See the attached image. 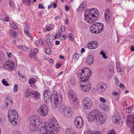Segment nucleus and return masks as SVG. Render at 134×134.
Wrapping results in <instances>:
<instances>
[{
  "label": "nucleus",
  "mask_w": 134,
  "mask_h": 134,
  "mask_svg": "<svg viewBox=\"0 0 134 134\" xmlns=\"http://www.w3.org/2000/svg\"><path fill=\"white\" fill-rule=\"evenodd\" d=\"M12 134H21V132L17 130L14 131Z\"/></svg>",
  "instance_id": "3c124183"
},
{
  "label": "nucleus",
  "mask_w": 134,
  "mask_h": 134,
  "mask_svg": "<svg viewBox=\"0 0 134 134\" xmlns=\"http://www.w3.org/2000/svg\"><path fill=\"white\" fill-rule=\"evenodd\" d=\"M113 121L115 123H119L121 119V117L119 114H115L113 116Z\"/></svg>",
  "instance_id": "f3484780"
},
{
  "label": "nucleus",
  "mask_w": 134,
  "mask_h": 134,
  "mask_svg": "<svg viewBox=\"0 0 134 134\" xmlns=\"http://www.w3.org/2000/svg\"><path fill=\"white\" fill-rule=\"evenodd\" d=\"M82 105L85 109H90L92 105V102L89 99H85L82 100Z\"/></svg>",
  "instance_id": "9d476101"
},
{
  "label": "nucleus",
  "mask_w": 134,
  "mask_h": 134,
  "mask_svg": "<svg viewBox=\"0 0 134 134\" xmlns=\"http://www.w3.org/2000/svg\"><path fill=\"white\" fill-rule=\"evenodd\" d=\"M86 6V5L85 3H83L82 4L80 5L79 7V9H80V8L82 9H84V8H85Z\"/></svg>",
  "instance_id": "c9c22d12"
},
{
  "label": "nucleus",
  "mask_w": 134,
  "mask_h": 134,
  "mask_svg": "<svg viewBox=\"0 0 134 134\" xmlns=\"http://www.w3.org/2000/svg\"><path fill=\"white\" fill-rule=\"evenodd\" d=\"M65 134H76L75 132L69 129H66L65 131Z\"/></svg>",
  "instance_id": "a878e982"
},
{
  "label": "nucleus",
  "mask_w": 134,
  "mask_h": 134,
  "mask_svg": "<svg viewBox=\"0 0 134 134\" xmlns=\"http://www.w3.org/2000/svg\"><path fill=\"white\" fill-rule=\"evenodd\" d=\"M93 121H95V119L101 114V112L98 109L93 110Z\"/></svg>",
  "instance_id": "2eb2a0df"
},
{
  "label": "nucleus",
  "mask_w": 134,
  "mask_h": 134,
  "mask_svg": "<svg viewBox=\"0 0 134 134\" xmlns=\"http://www.w3.org/2000/svg\"><path fill=\"white\" fill-rule=\"evenodd\" d=\"M32 1H30V0H25V1L24 3L27 6L31 5V4Z\"/></svg>",
  "instance_id": "2f4dec72"
},
{
  "label": "nucleus",
  "mask_w": 134,
  "mask_h": 134,
  "mask_svg": "<svg viewBox=\"0 0 134 134\" xmlns=\"http://www.w3.org/2000/svg\"><path fill=\"white\" fill-rule=\"evenodd\" d=\"M93 31H94V33L97 34H99L97 32V31H99L97 23H93Z\"/></svg>",
  "instance_id": "aec40b11"
},
{
  "label": "nucleus",
  "mask_w": 134,
  "mask_h": 134,
  "mask_svg": "<svg viewBox=\"0 0 134 134\" xmlns=\"http://www.w3.org/2000/svg\"><path fill=\"white\" fill-rule=\"evenodd\" d=\"M15 31L14 30H12L10 31L9 32V34L10 36L12 37H13V35L14 34V32Z\"/></svg>",
  "instance_id": "37998d69"
},
{
  "label": "nucleus",
  "mask_w": 134,
  "mask_h": 134,
  "mask_svg": "<svg viewBox=\"0 0 134 134\" xmlns=\"http://www.w3.org/2000/svg\"><path fill=\"white\" fill-rule=\"evenodd\" d=\"M100 107L102 109H103L105 111H107L109 109V107L106 105L105 104H100Z\"/></svg>",
  "instance_id": "5701e85b"
},
{
  "label": "nucleus",
  "mask_w": 134,
  "mask_h": 134,
  "mask_svg": "<svg viewBox=\"0 0 134 134\" xmlns=\"http://www.w3.org/2000/svg\"><path fill=\"white\" fill-rule=\"evenodd\" d=\"M61 29L62 31H64L65 30V27L64 26L62 25L61 27Z\"/></svg>",
  "instance_id": "4d7b16f0"
},
{
  "label": "nucleus",
  "mask_w": 134,
  "mask_h": 134,
  "mask_svg": "<svg viewBox=\"0 0 134 134\" xmlns=\"http://www.w3.org/2000/svg\"><path fill=\"white\" fill-rule=\"evenodd\" d=\"M83 124V119L81 116H78L76 117L74 121V124L77 128L80 129L82 128Z\"/></svg>",
  "instance_id": "6e6552de"
},
{
  "label": "nucleus",
  "mask_w": 134,
  "mask_h": 134,
  "mask_svg": "<svg viewBox=\"0 0 134 134\" xmlns=\"http://www.w3.org/2000/svg\"><path fill=\"white\" fill-rule=\"evenodd\" d=\"M68 37L69 39L71 41L74 40L73 35L72 33H70L68 34Z\"/></svg>",
  "instance_id": "58836bf2"
},
{
  "label": "nucleus",
  "mask_w": 134,
  "mask_h": 134,
  "mask_svg": "<svg viewBox=\"0 0 134 134\" xmlns=\"http://www.w3.org/2000/svg\"><path fill=\"white\" fill-rule=\"evenodd\" d=\"M32 95H33L36 98H39L40 97L39 94L36 91L32 92Z\"/></svg>",
  "instance_id": "cd10ccee"
},
{
  "label": "nucleus",
  "mask_w": 134,
  "mask_h": 134,
  "mask_svg": "<svg viewBox=\"0 0 134 134\" xmlns=\"http://www.w3.org/2000/svg\"><path fill=\"white\" fill-rule=\"evenodd\" d=\"M92 9L91 8V9L86 10L85 11V20L90 24L92 23Z\"/></svg>",
  "instance_id": "423d86ee"
},
{
  "label": "nucleus",
  "mask_w": 134,
  "mask_h": 134,
  "mask_svg": "<svg viewBox=\"0 0 134 134\" xmlns=\"http://www.w3.org/2000/svg\"><path fill=\"white\" fill-rule=\"evenodd\" d=\"M127 124L128 127L130 128L134 127V117L131 115L127 117Z\"/></svg>",
  "instance_id": "f8f14e48"
},
{
  "label": "nucleus",
  "mask_w": 134,
  "mask_h": 134,
  "mask_svg": "<svg viewBox=\"0 0 134 134\" xmlns=\"http://www.w3.org/2000/svg\"><path fill=\"white\" fill-rule=\"evenodd\" d=\"M17 84H15L14 87V92H16L17 91Z\"/></svg>",
  "instance_id": "5fc2aeb1"
},
{
  "label": "nucleus",
  "mask_w": 134,
  "mask_h": 134,
  "mask_svg": "<svg viewBox=\"0 0 134 134\" xmlns=\"http://www.w3.org/2000/svg\"><path fill=\"white\" fill-rule=\"evenodd\" d=\"M32 92H31L29 89H27L25 91V97H28L32 95Z\"/></svg>",
  "instance_id": "393cba45"
},
{
  "label": "nucleus",
  "mask_w": 134,
  "mask_h": 134,
  "mask_svg": "<svg viewBox=\"0 0 134 134\" xmlns=\"http://www.w3.org/2000/svg\"><path fill=\"white\" fill-rule=\"evenodd\" d=\"M60 38L62 40H64L66 39V37L64 35H62L60 36Z\"/></svg>",
  "instance_id": "052dcab7"
},
{
  "label": "nucleus",
  "mask_w": 134,
  "mask_h": 134,
  "mask_svg": "<svg viewBox=\"0 0 134 134\" xmlns=\"http://www.w3.org/2000/svg\"><path fill=\"white\" fill-rule=\"evenodd\" d=\"M108 70L110 71L109 76H108L109 78L111 77L114 72V67L113 66L111 65L109 66Z\"/></svg>",
  "instance_id": "6ab92c4d"
},
{
  "label": "nucleus",
  "mask_w": 134,
  "mask_h": 134,
  "mask_svg": "<svg viewBox=\"0 0 134 134\" xmlns=\"http://www.w3.org/2000/svg\"><path fill=\"white\" fill-rule=\"evenodd\" d=\"M87 62L88 64L91 65L92 64V60H87Z\"/></svg>",
  "instance_id": "13d9d810"
},
{
  "label": "nucleus",
  "mask_w": 134,
  "mask_h": 134,
  "mask_svg": "<svg viewBox=\"0 0 134 134\" xmlns=\"http://www.w3.org/2000/svg\"><path fill=\"white\" fill-rule=\"evenodd\" d=\"M50 91L48 90L45 91L44 93V100H51V106L52 108L55 109L59 107L61 104L63 100L62 96L60 94H55L52 99V97Z\"/></svg>",
  "instance_id": "7ed1b4c3"
},
{
  "label": "nucleus",
  "mask_w": 134,
  "mask_h": 134,
  "mask_svg": "<svg viewBox=\"0 0 134 134\" xmlns=\"http://www.w3.org/2000/svg\"><path fill=\"white\" fill-rule=\"evenodd\" d=\"M52 29V27L51 26H46V29L48 31H49Z\"/></svg>",
  "instance_id": "864d4df0"
},
{
  "label": "nucleus",
  "mask_w": 134,
  "mask_h": 134,
  "mask_svg": "<svg viewBox=\"0 0 134 134\" xmlns=\"http://www.w3.org/2000/svg\"><path fill=\"white\" fill-rule=\"evenodd\" d=\"M91 71L90 69L86 68L78 71L77 75L80 77L81 88L85 92L90 91L91 87V84L87 82L91 75Z\"/></svg>",
  "instance_id": "f257e3e1"
},
{
  "label": "nucleus",
  "mask_w": 134,
  "mask_h": 134,
  "mask_svg": "<svg viewBox=\"0 0 134 134\" xmlns=\"http://www.w3.org/2000/svg\"><path fill=\"white\" fill-rule=\"evenodd\" d=\"M36 55V53H35L34 52H31L30 53V56L31 57H34Z\"/></svg>",
  "instance_id": "8fccbe9b"
},
{
  "label": "nucleus",
  "mask_w": 134,
  "mask_h": 134,
  "mask_svg": "<svg viewBox=\"0 0 134 134\" xmlns=\"http://www.w3.org/2000/svg\"><path fill=\"white\" fill-rule=\"evenodd\" d=\"M117 71L119 72H122L123 73L124 72V71L123 69L121 68V66L119 67L116 68Z\"/></svg>",
  "instance_id": "a19ab883"
},
{
  "label": "nucleus",
  "mask_w": 134,
  "mask_h": 134,
  "mask_svg": "<svg viewBox=\"0 0 134 134\" xmlns=\"http://www.w3.org/2000/svg\"><path fill=\"white\" fill-rule=\"evenodd\" d=\"M92 55L91 54L89 55L87 57V60H92Z\"/></svg>",
  "instance_id": "bf43d9fd"
},
{
  "label": "nucleus",
  "mask_w": 134,
  "mask_h": 134,
  "mask_svg": "<svg viewBox=\"0 0 134 134\" xmlns=\"http://www.w3.org/2000/svg\"><path fill=\"white\" fill-rule=\"evenodd\" d=\"M18 48L20 49L25 51H26L27 50H28V48L27 47L22 46H18Z\"/></svg>",
  "instance_id": "473e14b6"
},
{
  "label": "nucleus",
  "mask_w": 134,
  "mask_h": 134,
  "mask_svg": "<svg viewBox=\"0 0 134 134\" xmlns=\"http://www.w3.org/2000/svg\"><path fill=\"white\" fill-rule=\"evenodd\" d=\"M97 89L93 88V90L95 91L96 90L98 91L102 92L106 91L107 89V85L104 83H100L97 85Z\"/></svg>",
  "instance_id": "1a4fd4ad"
},
{
  "label": "nucleus",
  "mask_w": 134,
  "mask_h": 134,
  "mask_svg": "<svg viewBox=\"0 0 134 134\" xmlns=\"http://www.w3.org/2000/svg\"><path fill=\"white\" fill-rule=\"evenodd\" d=\"M84 134H92V132L90 130H87L85 132Z\"/></svg>",
  "instance_id": "09e8293b"
},
{
  "label": "nucleus",
  "mask_w": 134,
  "mask_h": 134,
  "mask_svg": "<svg viewBox=\"0 0 134 134\" xmlns=\"http://www.w3.org/2000/svg\"><path fill=\"white\" fill-rule=\"evenodd\" d=\"M116 67H120V63L118 62H117L116 63Z\"/></svg>",
  "instance_id": "338daca9"
},
{
  "label": "nucleus",
  "mask_w": 134,
  "mask_h": 134,
  "mask_svg": "<svg viewBox=\"0 0 134 134\" xmlns=\"http://www.w3.org/2000/svg\"><path fill=\"white\" fill-rule=\"evenodd\" d=\"M2 82L3 83V84L5 86H8L9 85L7 81H5L3 79L2 81Z\"/></svg>",
  "instance_id": "c03bdc74"
},
{
  "label": "nucleus",
  "mask_w": 134,
  "mask_h": 134,
  "mask_svg": "<svg viewBox=\"0 0 134 134\" xmlns=\"http://www.w3.org/2000/svg\"><path fill=\"white\" fill-rule=\"evenodd\" d=\"M98 46V43L97 42L93 41V49L96 48Z\"/></svg>",
  "instance_id": "7c9ffc66"
},
{
  "label": "nucleus",
  "mask_w": 134,
  "mask_h": 134,
  "mask_svg": "<svg viewBox=\"0 0 134 134\" xmlns=\"http://www.w3.org/2000/svg\"><path fill=\"white\" fill-rule=\"evenodd\" d=\"M87 47L89 49H92V42H89L87 44Z\"/></svg>",
  "instance_id": "f704fd0d"
},
{
  "label": "nucleus",
  "mask_w": 134,
  "mask_h": 134,
  "mask_svg": "<svg viewBox=\"0 0 134 134\" xmlns=\"http://www.w3.org/2000/svg\"><path fill=\"white\" fill-rule=\"evenodd\" d=\"M99 54H101L102 56V57L105 59H106L108 58V57L106 55L105 53L103 50L101 51V52Z\"/></svg>",
  "instance_id": "72a5a7b5"
},
{
  "label": "nucleus",
  "mask_w": 134,
  "mask_h": 134,
  "mask_svg": "<svg viewBox=\"0 0 134 134\" xmlns=\"http://www.w3.org/2000/svg\"><path fill=\"white\" fill-rule=\"evenodd\" d=\"M10 25L12 28L15 29H16L18 27L14 23H13L12 24H11Z\"/></svg>",
  "instance_id": "79ce46f5"
},
{
  "label": "nucleus",
  "mask_w": 134,
  "mask_h": 134,
  "mask_svg": "<svg viewBox=\"0 0 134 134\" xmlns=\"http://www.w3.org/2000/svg\"><path fill=\"white\" fill-rule=\"evenodd\" d=\"M109 12V10L107 9L106 10L105 12V20L108 23H109L110 22V18L109 16L110 15Z\"/></svg>",
  "instance_id": "a211bd4d"
},
{
  "label": "nucleus",
  "mask_w": 134,
  "mask_h": 134,
  "mask_svg": "<svg viewBox=\"0 0 134 134\" xmlns=\"http://www.w3.org/2000/svg\"><path fill=\"white\" fill-rule=\"evenodd\" d=\"M65 10L66 11H68L69 9V7L67 5H65Z\"/></svg>",
  "instance_id": "e2e57ef3"
},
{
  "label": "nucleus",
  "mask_w": 134,
  "mask_h": 134,
  "mask_svg": "<svg viewBox=\"0 0 134 134\" xmlns=\"http://www.w3.org/2000/svg\"><path fill=\"white\" fill-rule=\"evenodd\" d=\"M38 8L40 9H43L44 8V7L43 5L41 4H40L38 6Z\"/></svg>",
  "instance_id": "6e6d98bb"
},
{
  "label": "nucleus",
  "mask_w": 134,
  "mask_h": 134,
  "mask_svg": "<svg viewBox=\"0 0 134 134\" xmlns=\"http://www.w3.org/2000/svg\"><path fill=\"white\" fill-rule=\"evenodd\" d=\"M69 94V98H71L72 96H74V93L73 91L72 90H70L68 92Z\"/></svg>",
  "instance_id": "e433bc0d"
},
{
  "label": "nucleus",
  "mask_w": 134,
  "mask_h": 134,
  "mask_svg": "<svg viewBox=\"0 0 134 134\" xmlns=\"http://www.w3.org/2000/svg\"><path fill=\"white\" fill-rule=\"evenodd\" d=\"M100 100L103 103H105L106 102V100L103 97H100Z\"/></svg>",
  "instance_id": "603ef678"
},
{
  "label": "nucleus",
  "mask_w": 134,
  "mask_h": 134,
  "mask_svg": "<svg viewBox=\"0 0 134 134\" xmlns=\"http://www.w3.org/2000/svg\"><path fill=\"white\" fill-rule=\"evenodd\" d=\"M97 24H98L99 31H97V32L100 33L102 32L104 26L103 24L100 23H97Z\"/></svg>",
  "instance_id": "4be33fe9"
},
{
  "label": "nucleus",
  "mask_w": 134,
  "mask_h": 134,
  "mask_svg": "<svg viewBox=\"0 0 134 134\" xmlns=\"http://www.w3.org/2000/svg\"><path fill=\"white\" fill-rule=\"evenodd\" d=\"M36 82V81L35 79L33 78L30 79L29 81V83L30 84H33Z\"/></svg>",
  "instance_id": "4c0bfd02"
},
{
  "label": "nucleus",
  "mask_w": 134,
  "mask_h": 134,
  "mask_svg": "<svg viewBox=\"0 0 134 134\" xmlns=\"http://www.w3.org/2000/svg\"><path fill=\"white\" fill-rule=\"evenodd\" d=\"M106 118L101 114L95 119L98 125H100L104 124L105 122Z\"/></svg>",
  "instance_id": "4468645a"
},
{
  "label": "nucleus",
  "mask_w": 134,
  "mask_h": 134,
  "mask_svg": "<svg viewBox=\"0 0 134 134\" xmlns=\"http://www.w3.org/2000/svg\"><path fill=\"white\" fill-rule=\"evenodd\" d=\"M87 118L88 121L91 123L92 122V112L91 111L89 114L87 115Z\"/></svg>",
  "instance_id": "b1692460"
},
{
  "label": "nucleus",
  "mask_w": 134,
  "mask_h": 134,
  "mask_svg": "<svg viewBox=\"0 0 134 134\" xmlns=\"http://www.w3.org/2000/svg\"><path fill=\"white\" fill-rule=\"evenodd\" d=\"M58 122L54 118H52L49 123H40L38 127L40 132L43 134H56L53 131L59 130Z\"/></svg>",
  "instance_id": "f03ea898"
},
{
  "label": "nucleus",
  "mask_w": 134,
  "mask_h": 134,
  "mask_svg": "<svg viewBox=\"0 0 134 134\" xmlns=\"http://www.w3.org/2000/svg\"><path fill=\"white\" fill-rule=\"evenodd\" d=\"M40 119L39 116L37 115H34L31 119V124L30 129L32 131H33L37 129L38 124H39Z\"/></svg>",
  "instance_id": "39448f33"
},
{
  "label": "nucleus",
  "mask_w": 134,
  "mask_h": 134,
  "mask_svg": "<svg viewBox=\"0 0 134 134\" xmlns=\"http://www.w3.org/2000/svg\"><path fill=\"white\" fill-rule=\"evenodd\" d=\"M37 111L40 115L43 116H46L48 113V108L45 105H43L39 107Z\"/></svg>",
  "instance_id": "0eeeda50"
},
{
  "label": "nucleus",
  "mask_w": 134,
  "mask_h": 134,
  "mask_svg": "<svg viewBox=\"0 0 134 134\" xmlns=\"http://www.w3.org/2000/svg\"><path fill=\"white\" fill-rule=\"evenodd\" d=\"M107 134H116L113 130H110L108 133Z\"/></svg>",
  "instance_id": "a18cd8bd"
},
{
  "label": "nucleus",
  "mask_w": 134,
  "mask_h": 134,
  "mask_svg": "<svg viewBox=\"0 0 134 134\" xmlns=\"http://www.w3.org/2000/svg\"><path fill=\"white\" fill-rule=\"evenodd\" d=\"M69 99L70 100V101L72 103H73V104H74V102H75V101L76 100V97L74 96H72L71 98H69Z\"/></svg>",
  "instance_id": "c756f323"
},
{
  "label": "nucleus",
  "mask_w": 134,
  "mask_h": 134,
  "mask_svg": "<svg viewBox=\"0 0 134 134\" xmlns=\"http://www.w3.org/2000/svg\"><path fill=\"white\" fill-rule=\"evenodd\" d=\"M119 86L121 88H124L125 87L124 85L121 83H120Z\"/></svg>",
  "instance_id": "69168bd1"
},
{
  "label": "nucleus",
  "mask_w": 134,
  "mask_h": 134,
  "mask_svg": "<svg viewBox=\"0 0 134 134\" xmlns=\"http://www.w3.org/2000/svg\"><path fill=\"white\" fill-rule=\"evenodd\" d=\"M81 55V54L79 53H75L74 54L73 58L76 60H77Z\"/></svg>",
  "instance_id": "bb28decb"
},
{
  "label": "nucleus",
  "mask_w": 134,
  "mask_h": 134,
  "mask_svg": "<svg viewBox=\"0 0 134 134\" xmlns=\"http://www.w3.org/2000/svg\"><path fill=\"white\" fill-rule=\"evenodd\" d=\"M4 68L10 71L13 70L15 68V65L12 61L7 62L3 65Z\"/></svg>",
  "instance_id": "9b49d317"
},
{
  "label": "nucleus",
  "mask_w": 134,
  "mask_h": 134,
  "mask_svg": "<svg viewBox=\"0 0 134 134\" xmlns=\"http://www.w3.org/2000/svg\"><path fill=\"white\" fill-rule=\"evenodd\" d=\"M46 53L48 55L50 54L51 52V51L49 49H47L46 50Z\"/></svg>",
  "instance_id": "de8ad7c7"
},
{
  "label": "nucleus",
  "mask_w": 134,
  "mask_h": 134,
  "mask_svg": "<svg viewBox=\"0 0 134 134\" xmlns=\"http://www.w3.org/2000/svg\"><path fill=\"white\" fill-rule=\"evenodd\" d=\"M100 12L96 8H93V22L95 21L99 18Z\"/></svg>",
  "instance_id": "ddd939ff"
},
{
  "label": "nucleus",
  "mask_w": 134,
  "mask_h": 134,
  "mask_svg": "<svg viewBox=\"0 0 134 134\" xmlns=\"http://www.w3.org/2000/svg\"><path fill=\"white\" fill-rule=\"evenodd\" d=\"M4 104H5L7 107L11 106L12 104V98L9 96H7L6 98Z\"/></svg>",
  "instance_id": "dca6fc26"
},
{
  "label": "nucleus",
  "mask_w": 134,
  "mask_h": 134,
  "mask_svg": "<svg viewBox=\"0 0 134 134\" xmlns=\"http://www.w3.org/2000/svg\"><path fill=\"white\" fill-rule=\"evenodd\" d=\"M38 42L40 45L42 46L43 44V41L40 38H39L38 40Z\"/></svg>",
  "instance_id": "49530a36"
},
{
  "label": "nucleus",
  "mask_w": 134,
  "mask_h": 134,
  "mask_svg": "<svg viewBox=\"0 0 134 134\" xmlns=\"http://www.w3.org/2000/svg\"><path fill=\"white\" fill-rule=\"evenodd\" d=\"M71 108L70 107H65L64 110V112L65 115L67 117H69L70 115Z\"/></svg>",
  "instance_id": "412c9836"
},
{
  "label": "nucleus",
  "mask_w": 134,
  "mask_h": 134,
  "mask_svg": "<svg viewBox=\"0 0 134 134\" xmlns=\"http://www.w3.org/2000/svg\"><path fill=\"white\" fill-rule=\"evenodd\" d=\"M18 113L15 110H9L8 113V118L9 121L13 125H16L19 123V119L18 118Z\"/></svg>",
  "instance_id": "20e7f679"
},
{
  "label": "nucleus",
  "mask_w": 134,
  "mask_h": 134,
  "mask_svg": "<svg viewBox=\"0 0 134 134\" xmlns=\"http://www.w3.org/2000/svg\"><path fill=\"white\" fill-rule=\"evenodd\" d=\"M9 4L11 6L13 7L14 6V3L12 1H9Z\"/></svg>",
  "instance_id": "680f3d73"
},
{
  "label": "nucleus",
  "mask_w": 134,
  "mask_h": 134,
  "mask_svg": "<svg viewBox=\"0 0 134 134\" xmlns=\"http://www.w3.org/2000/svg\"><path fill=\"white\" fill-rule=\"evenodd\" d=\"M6 54H7V56L8 57L10 58L11 57L12 54V53H11L7 52L6 53Z\"/></svg>",
  "instance_id": "0e129e2a"
},
{
  "label": "nucleus",
  "mask_w": 134,
  "mask_h": 134,
  "mask_svg": "<svg viewBox=\"0 0 134 134\" xmlns=\"http://www.w3.org/2000/svg\"><path fill=\"white\" fill-rule=\"evenodd\" d=\"M30 28V26L29 25H26L24 28V32L25 34H28Z\"/></svg>",
  "instance_id": "c85d7f7f"
},
{
  "label": "nucleus",
  "mask_w": 134,
  "mask_h": 134,
  "mask_svg": "<svg viewBox=\"0 0 134 134\" xmlns=\"http://www.w3.org/2000/svg\"><path fill=\"white\" fill-rule=\"evenodd\" d=\"M132 110V107L131 106V107H128L126 109V111L128 113H130L131 111Z\"/></svg>",
  "instance_id": "ea45409f"
},
{
  "label": "nucleus",
  "mask_w": 134,
  "mask_h": 134,
  "mask_svg": "<svg viewBox=\"0 0 134 134\" xmlns=\"http://www.w3.org/2000/svg\"><path fill=\"white\" fill-rule=\"evenodd\" d=\"M61 65L60 64L57 63L56 65V66L57 68H59L61 66Z\"/></svg>",
  "instance_id": "774afa93"
}]
</instances>
